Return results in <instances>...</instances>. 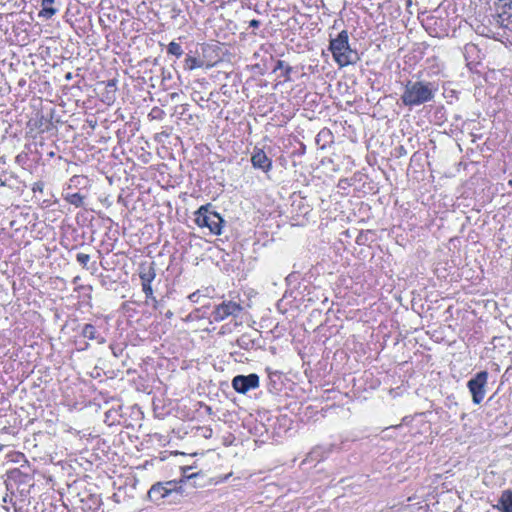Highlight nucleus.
<instances>
[{
    "mask_svg": "<svg viewBox=\"0 0 512 512\" xmlns=\"http://www.w3.org/2000/svg\"><path fill=\"white\" fill-rule=\"evenodd\" d=\"M487 380L488 372L480 371L468 381L467 387L472 395V401L474 404H480L483 401L486 394L485 387L487 385Z\"/></svg>",
    "mask_w": 512,
    "mask_h": 512,
    "instance_id": "39448f33",
    "label": "nucleus"
},
{
    "mask_svg": "<svg viewBox=\"0 0 512 512\" xmlns=\"http://www.w3.org/2000/svg\"><path fill=\"white\" fill-rule=\"evenodd\" d=\"M44 188V184L41 181L35 182L32 187V191L35 192H42Z\"/></svg>",
    "mask_w": 512,
    "mask_h": 512,
    "instance_id": "b1692460",
    "label": "nucleus"
},
{
    "mask_svg": "<svg viewBox=\"0 0 512 512\" xmlns=\"http://www.w3.org/2000/svg\"><path fill=\"white\" fill-rule=\"evenodd\" d=\"M251 163L254 168L261 169L264 172H269L272 169V161L262 149H254Z\"/></svg>",
    "mask_w": 512,
    "mask_h": 512,
    "instance_id": "6e6552de",
    "label": "nucleus"
},
{
    "mask_svg": "<svg viewBox=\"0 0 512 512\" xmlns=\"http://www.w3.org/2000/svg\"><path fill=\"white\" fill-rule=\"evenodd\" d=\"M77 262L83 266V268H86L88 262L90 261V256L88 254L84 253H78L76 255Z\"/></svg>",
    "mask_w": 512,
    "mask_h": 512,
    "instance_id": "5701e85b",
    "label": "nucleus"
},
{
    "mask_svg": "<svg viewBox=\"0 0 512 512\" xmlns=\"http://www.w3.org/2000/svg\"><path fill=\"white\" fill-rule=\"evenodd\" d=\"M242 311L240 304L233 301H223L216 305L210 313V322H221L229 316L237 317Z\"/></svg>",
    "mask_w": 512,
    "mask_h": 512,
    "instance_id": "423d86ee",
    "label": "nucleus"
},
{
    "mask_svg": "<svg viewBox=\"0 0 512 512\" xmlns=\"http://www.w3.org/2000/svg\"><path fill=\"white\" fill-rule=\"evenodd\" d=\"M194 476H196V474H189V475H185V478L190 479V478H192Z\"/></svg>",
    "mask_w": 512,
    "mask_h": 512,
    "instance_id": "c756f323",
    "label": "nucleus"
},
{
    "mask_svg": "<svg viewBox=\"0 0 512 512\" xmlns=\"http://www.w3.org/2000/svg\"><path fill=\"white\" fill-rule=\"evenodd\" d=\"M249 26L252 27V28H258L260 26V21L257 20V19H252L249 22Z\"/></svg>",
    "mask_w": 512,
    "mask_h": 512,
    "instance_id": "bb28decb",
    "label": "nucleus"
},
{
    "mask_svg": "<svg viewBox=\"0 0 512 512\" xmlns=\"http://www.w3.org/2000/svg\"><path fill=\"white\" fill-rule=\"evenodd\" d=\"M142 290L145 293L147 299H151L153 302L157 303L156 298L153 296V289L151 284H142Z\"/></svg>",
    "mask_w": 512,
    "mask_h": 512,
    "instance_id": "4be33fe9",
    "label": "nucleus"
},
{
    "mask_svg": "<svg viewBox=\"0 0 512 512\" xmlns=\"http://www.w3.org/2000/svg\"><path fill=\"white\" fill-rule=\"evenodd\" d=\"M182 482H184L183 479L157 482L149 489L148 497L153 502H160L165 498L176 502L183 496Z\"/></svg>",
    "mask_w": 512,
    "mask_h": 512,
    "instance_id": "7ed1b4c3",
    "label": "nucleus"
},
{
    "mask_svg": "<svg viewBox=\"0 0 512 512\" xmlns=\"http://www.w3.org/2000/svg\"><path fill=\"white\" fill-rule=\"evenodd\" d=\"M116 79L108 80L105 84V92L103 93V102L110 104L113 103L116 99Z\"/></svg>",
    "mask_w": 512,
    "mask_h": 512,
    "instance_id": "ddd939ff",
    "label": "nucleus"
},
{
    "mask_svg": "<svg viewBox=\"0 0 512 512\" xmlns=\"http://www.w3.org/2000/svg\"><path fill=\"white\" fill-rule=\"evenodd\" d=\"M277 70H282V72H283L282 75H283L285 81H290V73L293 70L291 66L286 64L285 61H283V60H278L276 62L275 68H274V71H277Z\"/></svg>",
    "mask_w": 512,
    "mask_h": 512,
    "instance_id": "f3484780",
    "label": "nucleus"
},
{
    "mask_svg": "<svg viewBox=\"0 0 512 512\" xmlns=\"http://www.w3.org/2000/svg\"><path fill=\"white\" fill-rule=\"evenodd\" d=\"M437 91L438 87L433 82L408 80L400 99L403 105L416 107L432 101Z\"/></svg>",
    "mask_w": 512,
    "mask_h": 512,
    "instance_id": "f257e3e1",
    "label": "nucleus"
},
{
    "mask_svg": "<svg viewBox=\"0 0 512 512\" xmlns=\"http://www.w3.org/2000/svg\"><path fill=\"white\" fill-rule=\"evenodd\" d=\"M56 0H40V11L38 17L49 20L59 11V7L55 6Z\"/></svg>",
    "mask_w": 512,
    "mask_h": 512,
    "instance_id": "9d476101",
    "label": "nucleus"
},
{
    "mask_svg": "<svg viewBox=\"0 0 512 512\" xmlns=\"http://www.w3.org/2000/svg\"><path fill=\"white\" fill-rule=\"evenodd\" d=\"M64 199L75 207H82L84 205L85 197L80 193H68L65 195Z\"/></svg>",
    "mask_w": 512,
    "mask_h": 512,
    "instance_id": "2eb2a0df",
    "label": "nucleus"
},
{
    "mask_svg": "<svg viewBox=\"0 0 512 512\" xmlns=\"http://www.w3.org/2000/svg\"><path fill=\"white\" fill-rule=\"evenodd\" d=\"M329 50L340 67L355 64L360 60L357 51L351 49L349 45L346 30H342L336 38L330 40Z\"/></svg>",
    "mask_w": 512,
    "mask_h": 512,
    "instance_id": "f03ea898",
    "label": "nucleus"
},
{
    "mask_svg": "<svg viewBox=\"0 0 512 512\" xmlns=\"http://www.w3.org/2000/svg\"><path fill=\"white\" fill-rule=\"evenodd\" d=\"M81 335L89 340H96L98 344H104L106 342V339L100 335L96 327L90 323L82 327Z\"/></svg>",
    "mask_w": 512,
    "mask_h": 512,
    "instance_id": "f8f14e48",
    "label": "nucleus"
},
{
    "mask_svg": "<svg viewBox=\"0 0 512 512\" xmlns=\"http://www.w3.org/2000/svg\"><path fill=\"white\" fill-rule=\"evenodd\" d=\"M204 65V62L196 57L187 55L185 58L184 67L187 70H194L196 68H201Z\"/></svg>",
    "mask_w": 512,
    "mask_h": 512,
    "instance_id": "dca6fc26",
    "label": "nucleus"
},
{
    "mask_svg": "<svg viewBox=\"0 0 512 512\" xmlns=\"http://www.w3.org/2000/svg\"><path fill=\"white\" fill-rule=\"evenodd\" d=\"M498 1H499V2H504V3H505V2H507L506 0H498Z\"/></svg>",
    "mask_w": 512,
    "mask_h": 512,
    "instance_id": "72a5a7b5",
    "label": "nucleus"
},
{
    "mask_svg": "<svg viewBox=\"0 0 512 512\" xmlns=\"http://www.w3.org/2000/svg\"><path fill=\"white\" fill-rule=\"evenodd\" d=\"M88 346H89V344H88V343H85V345H84V347L82 348V350L87 349V348H88Z\"/></svg>",
    "mask_w": 512,
    "mask_h": 512,
    "instance_id": "2f4dec72",
    "label": "nucleus"
},
{
    "mask_svg": "<svg viewBox=\"0 0 512 512\" xmlns=\"http://www.w3.org/2000/svg\"><path fill=\"white\" fill-rule=\"evenodd\" d=\"M158 305H159V302L157 301V303L153 302V306L154 308H158Z\"/></svg>",
    "mask_w": 512,
    "mask_h": 512,
    "instance_id": "7c9ffc66",
    "label": "nucleus"
},
{
    "mask_svg": "<svg viewBox=\"0 0 512 512\" xmlns=\"http://www.w3.org/2000/svg\"><path fill=\"white\" fill-rule=\"evenodd\" d=\"M493 508L499 512H512V489L503 490Z\"/></svg>",
    "mask_w": 512,
    "mask_h": 512,
    "instance_id": "1a4fd4ad",
    "label": "nucleus"
},
{
    "mask_svg": "<svg viewBox=\"0 0 512 512\" xmlns=\"http://www.w3.org/2000/svg\"><path fill=\"white\" fill-rule=\"evenodd\" d=\"M236 344L241 349L249 350L254 346V340H252L248 335L244 334L237 339Z\"/></svg>",
    "mask_w": 512,
    "mask_h": 512,
    "instance_id": "a211bd4d",
    "label": "nucleus"
},
{
    "mask_svg": "<svg viewBox=\"0 0 512 512\" xmlns=\"http://www.w3.org/2000/svg\"><path fill=\"white\" fill-rule=\"evenodd\" d=\"M173 315H174V314H173V312H172L171 310H168V311H166V313H165V317H166L167 319H171V318L173 317Z\"/></svg>",
    "mask_w": 512,
    "mask_h": 512,
    "instance_id": "cd10ccee",
    "label": "nucleus"
},
{
    "mask_svg": "<svg viewBox=\"0 0 512 512\" xmlns=\"http://www.w3.org/2000/svg\"><path fill=\"white\" fill-rule=\"evenodd\" d=\"M209 306L203 305L201 308L195 309L190 315L193 318H205L208 314Z\"/></svg>",
    "mask_w": 512,
    "mask_h": 512,
    "instance_id": "412c9836",
    "label": "nucleus"
},
{
    "mask_svg": "<svg viewBox=\"0 0 512 512\" xmlns=\"http://www.w3.org/2000/svg\"><path fill=\"white\" fill-rule=\"evenodd\" d=\"M167 53L179 58L183 55V49L179 43L172 41L167 46Z\"/></svg>",
    "mask_w": 512,
    "mask_h": 512,
    "instance_id": "6ab92c4d",
    "label": "nucleus"
},
{
    "mask_svg": "<svg viewBox=\"0 0 512 512\" xmlns=\"http://www.w3.org/2000/svg\"><path fill=\"white\" fill-rule=\"evenodd\" d=\"M156 273L153 267V264H149L148 266H141L139 277L141 279V284H151L155 279Z\"/></svg>",
    "mask_w": 512,
    "mask_h": 512,
    "instance_id": "4468645a",
    "label": "nucleus"
},
{
    "mask_svg": "<svg viewBox=\"0 0 512 512\" xmlns=\"http://www.w3.org/2000/svg\"><path fill=\"white\" fill-rule=\"evenodd\" d=\"M80 501L83 503V510L86 511H97L102 505L101 497L92 493H85Z\"/></svg>",
    "mask_w": 512,
    "mask_h": 512,
    "instance_id": "9b49d317",
    "label": "nucleus"
},
{
    "mask_svg": "<svg viewBox=\"0 0 512 512\" xmlns=\"http://www.w3.org/2000/svg\"><path fill=\"white\" fill-rule=\"evenodd\" d=\"M188 298L190 299L191 302L198 303L200 299L199 291L193 292L192 294L189 295Z\"/></svg>",
    "mask_w": 512,
    "mask_h": 512,
    "instance_id": "393cba45",
    "label": "nucleus"
},
{
    "mask_svg": "<svg viewBox=\"0 0 512 512\" xmlns=\"http://www.w3.org/2000/svg\"><path fill=\"white\" fill-rule=\"evenodd\" d=\"M321 452H322V448H321V447H317V448H315V449L311 452V455H312L313 457H318V456H321V457H322Z\"/></svg>",
    "mask_w": 512,
    "mask_h": 512,
    "instance_id": "a878e982",
    "label": "nucleus"
},
{
    "mask_svg": "<svg viewBox=\"0 0 512 512\" xmlns=\"http://www.w3.org/2000/svg\"><path fill=\"white\" fill-rule=\"evenodd\" d=\"M503 12L501 14L497 15V23H499L501 26L508 27V25H504V14H506V8L512 9V0H509V2H505L502 5Z\"/></svg>",
    "mask_w": 512,
    "mask_h": 512,
    "instance_id": "aec40b11",
    "label": "nucleus"
},
{
    "mask_svg": "<svg viewBox=\"0 0 512 512\" xmlns=\"http://www.w3.org/2000/svg\"><path fill=\"white\" fill-rule=\"evenodd\" d=\"M65 78H66L67 80H70V79L72 78V74H71L70 72H69V73H67V74H66V76H65Z\"/></svg>",
    "mask_w": 512,
    "mask_h": 512,
    "instance_id": "c85d7f7f",
    "label": "nucleus"
},
{
    "mask_svg": "<svg viewBox=\"0 0 512 512\" xmlns=\"http://www.w3.org/2000/svg\"><path fill=\"white\" fill-rule=\"evenodd\" d=\"M175 96H177V94H176V93H172V94H171V97H172V98H174Z\"/></svg>",
    "mask_w": 512,
    "mask_h": 512,
    "instance_id": "473e14b6",
    "label": "nucleus"
},
{
    "mask_svg": "<svg viewBox=\"0 0 512 512\" xmlns=\"http://www.w3.org/2000/svg\"><path fill=\"white\" fill-rule=\"evenodd\" d=\"M232 387L236 392L246 394L249 390L259 387V376L256 373L237 375L232 379Z\"/></svg>",
    "mask_w": 512,
    "mask_h": 512,
    "instance_id": "0eeeda50",
    "label": "nucleus"
},
{
    "mask_svg": "<svg viewBox=\"0 0 512 512\" xmlns=\"http://www.w3.org/2000/svg\"><path fill=\"white\" fill-rule=\"evenodd\" d=\"M195 223L203 228L207 227L212 234L221 235L225 220L216 211L211 210V204L202 205L195 212Z\"/></svg>",
    "mask_w": 512,
    "mask_h": 512,
    "instance_id": "20e7f679",
    "label": "nucleus"
}]
</instances>
